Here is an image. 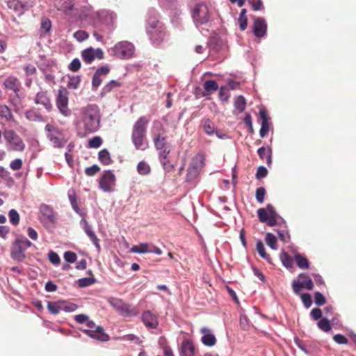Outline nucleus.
I'll list each match as a JSON object with an SVG mask.
<instances>
[{"mask_svg": "<svg viewBox=\"0 0 356 356\" xmlns=\"http://www.w3.org/2000/svg\"><path fill=\"white\" fill-rule=\"evenodd\" d=\"M280 221L284 222V219L282 218H281L280 216H277L270 217L268 218V220L267 221H266L265 222H266L268 225L273 227L276 225H278L280 223Z\"/></svg>", "mask_w": 356, "mask_h": 356, "instance_id": "60", "label": "nucleus"}, {"mask_svg": "<svg viewBox=\"0 0 356 356\" xmlns=\"http://www.w3.org/2000/svg\"><path fill=\"white\" fill-rule=\"evenodd\" d=\"M192 17L197 26L207 23L210 19L208 6L204 3H197L192 10Z\"/></svg>", "mask_w": 356, "mask_h": 356, "instance_id": "10", "label": "nucleus"}, {"mask_svg": "<svg viewBox=\"0 0 356 356\" xmlns=\"http://www.w3.org/2000/svg\"><path fill=\"white\" fill-rule=\"evenodd\" d=\"M81 78L79 76H69L67 87L70 89H76L80 83Z\"/></svg>", "mask_w": 356, "mask_h": 356, "instance_id": "46", "label": "nucleus"}, {"mask_svg": "<svg viewBox=\"0 0 356 356\" xmlns=\"http://www.w3.org/2000/svg\"><path fill=\"white\" fill-rule=\"evenodd\" d=\"M253 33L257 38H264L266 35L267 24L264 18L257 17L252 25Z\"/></svg>", "mask_w": 356, "mask_h": 356, "instance_id": "17", "label": "nucleus"}, {"mask_svg": "<svg viewBox=\"0 0 356 356\" xmlns=\"http://www.w3.org/2000/svg\"><path fill=\"white\" fill-rule=\"evenodd\" d=\"M266 244L273 250L277 249V238L272 233H267L265 237Z\"/></svg>", "mask_w": 356, "mask_h": 356, "instance_id": "36", "label": "nucleus"}, {"mask_svg": "<svg viewBox=\"0 0 356 356\" xmlns=\"http://www.w3.org/2000/svg\"><path fill=\"white\" fill-rule=\"evenodd\" d=\"M44 129L48 139L54 147L61 148L65 145V140L64 136L57 127L51 124H47Z\"/></svg>", "mask_w": 356, "mask_h": 356, "instance_id": "11", "label": "nucleus"}, {"mask_svg": "<svg viewBox=\"0 0 356 356\" xmlns=\"http://www.w3.org/2000/svg\"><path fill=\"white\" fill-rule=\"evenodd\" d=\"M64 259L66 262L73 264L76 261L77 259V256L76 253L72 251H67L64 253L63 255Z\"/></svg>", "mask_w": 356, "mask_h": 356, "instance_id": "54", "label": "nucleus"}, {"mask_svg": "<svg viewBox=\"0 0 356 356\" xmlns=\"http://www.w3.org/2000/svg\"><path fill=\"white\" fill-rule=\"evenodd\" d=\"M294 258L298 268L300 269H307L309 268V261L306 257L299 253H297L295 254Z\"/></svg>", "mask_w": 356, "mask_h": 356, "instance_id": "34", "label": "nucleus"}, {"mask_svg": "<svg viewBox=\"0 0 356 356\" xmlns=\"http://www.w3.org/2000/svg\"><path fill=\"white\" fill-rule=\"evenodd\" d=\"M41 28L48 33L51 28V22L47 18H42L41 22Z\"/></svg>", "mask_w": 356, "mask_h": 356, "instance_id": "63", "label": "nucleus"}, {"mask_svg": "<svg viewBox=\"0 0 356 356\" xmlns=\"http://www.w3.org/2000/svg\"><path fill=\"white\" fill-rule=\"evenodd\" d=\"M268 174V170L266 167L264 166H259L258 167L256 172V177L257 179H261L265 177H266Z\"/></svg>", "mask_w": 356, "mask_h": 356, "instance_id": "64", "label": "nucleus"}, {"mask_svg": "<svg viewBox=\"0 0 356 356\" xmlns=\"http://www.w3.org/2000/svg\"><path fill=\"white\" fill-rule=\"evenodd\" d=\"M98 160L104 165H108L113 163L111 154L107 149H103L99 151Z\"/></svg>", "mask_w": 356, "mask_h": 356, "instance_id": "28", "label": "nucleus"}, {"mask_svg": "<svg viewBox=\"0 0 356 356\" xmlns=\"http://www.w3.org/2000/svg\"><path fill=\"white\" fill-rule=\"evenodd\" d=\"M32 245L33 243L27 238L23 235H19L13 244L11 250L12 258L19 262L23 261L25 258V250Z\"/></svg>", "mask_w": 356, "mask_h": 356, "instance_id": "6", "label": "nucleus"}, {"mask_svg": "<svg viewBox=\"0 0 356 356\" xmlns=\"http://www.w3.org/2000/svg\"><path fill=\"white\" fill-rule=\"evenodd\" d=\"M9 8L22 15L29 7V0H10L8 1Z\"/></svg>", "mask_w": 356, "mask_h": 356, "instance_id": "20", "label": "nucleus"}, {"mask_svg": "<svg viewBox=\"0 0 356 356\" xmlns=\"http://www.w3.org/2000/svg\"><path fill=\"white\" fill-rule=\"evenodd\" d=\"M81 61L79 58H74L68 65V69L73 72L79 71L81 68Z\"/></svg>", "mask_w": 356, "mask_h": 356, "instance_id": "53", "label": "nucleus"}, {"mask_svg": "<svg viewBox=\"0 0 356 356\" xmlns=\"http://www.w3.org/2000/svg\"><path fill=\"white\" fill-rule=\"evenodd\" d=\"M6 146L8 151L23 152L25 144L22 138L13 130H6L3 132Z\"/></svg>", "mask_w": 356, "mask_h": 356, "instance_id": "7", "label": "nucleus"}, {"mask_svg": "<svg viewBox=\"0 0 356 356\" xmlns=\"http://www.w3.org/2000/svg\"><path fill=\"white\" fill-rule=\"evenodd\" d=\"M256 250L261 257L266 260L268 263L271 262L270 257L266 252V249L261 241L259 240L256 243Z\"/></svg>", "mask_w": 356, "mask_h": 356, "instance_id": "32", "label": "nucleus"}, {"mask_svg": "<svg viewBox=\"0 0 356 356\" xmlns=\"http://www.w3.org/2000/svg\"><path fill=\"white\" fill-rule=\"evenodd\" d=\"M102 144V139L99 136H94L88 142V147L90 148H98Z\"/></svg>", "mask_w": 356, "mask_h": 356, "instance_id": "50", "label": "nucleus"}, {"mask_svg": "<svg viewBox=\"0 0 356 356\" xmlns=\"http://www.w3.org/2000/svg\"><path fill=\"white\" fill-rule=\"evenodd\" d=\"M298 295L300 296L301 300L305 308L308 309L312 306V297L309 293H302L300 292V294Z\"/></svg>", "mask_w": 356, "mask_h": 356, "instance_id": "48", "label": "nucleus"}, {"mask_svg": "<svg viewBox=\"0 0 356 356\" xmlns=\"http://www.w3.org/2000/svg\"><path fill=\"white\" fill-rule=\"evenodd\" d=\"M116 178L114 173L110 170H105L99 181V188L105 193H111L114 191Z\"/></svg>", "mask_w": 356, "mask_h": 356, "instance_id": "13", "label": "nucleus"}, {"mask_svg": "<svg viewBox=\"0 0 356 356\" xmlns=\"http://www.w3.org/2000/svg\"><path fill=\"white\" fill-rule=\"evenodd\" d=\"M120 86L121 84L118 81L115 80H111L103 87L102 93H108L111 92L113 88L120 87Z\"/></svg>", "mask_w": 356, "mask_h": 356, "instance_id": "44", "label": "nucleus"}, {"mask_svg": "<svg viewBox=\"0 0 356 356\" xmlns=\"http://www.w3.org/2000/svg\"><path fill=\"white\" fill-rule=\"evenodd\" d=\"M95 282H96V280L93 276H92L90 277L81 278L77 280V283H78L79 286L81 288L90 286V285L93 284L94 283H95Z\"/></svg>", "mask_w": 356, "mask_h": 356, "instance_id": "41", "label": "nucleus"}, {"mask_svg": "<svg viewBox=\"0 0 356 356\" xmlns=\"http://www.w3.org/2000/svg\"><path fill=\"white\" fill-rule=\"evenodd\" d=\"M199 173H200V170H198L197 169H194L193 168L189 166V168L188 169V172L186 175V181H191L193 180L199 175Z\"/></svg>", "mask_w": 356, "mask_h": 356, "instance_id": "51", "label": "nucleus"}, {"mask_svg": "<svg viewBox=\"0 0 356 356\" xmlns=\"http://www.w3.org/2000/svg\"><path fill=\"white\" fill-rule=\"evenodd\" d=\"M204 160L205 159L203 154H197L193 158L190 166L200 171L204 165Z\"/></svg>", "mask_w": 356, "mask_h": 356, "instance_id": "30", "label": "nucleus"}, {"mask_svg": "<svg viewBox=\"0 0 356 356\" xmlns=\"http://www.w3.org/2000/svg\"><path fill=\"white\" fill-rule=\"evenodd\" d=\"M218 95L222 102H227L230 97L229 90L227 86H221L219 89Z\"/></svg>", "mask_w": 356, "mask_h": 356, "instance_id": "45", "label": "nucleus"}, {"mask_svg": "<svg viewBox=\"0 0 356 356\" xmlns=\"http://www.w3.org/2000/svg\"><path fill=\"white\" fill-rule=\"evenodd\" d=\"M318 327L325 332H328L331 330V325L330 321L327 318H322L317 322Z\"/></svg>", "mask_w": 356, "mask_h": 356, "instance_id": "39", "label": "nucleus"}, {"mask_svg": "<svg viewBox=\"0 0 356 356\" xmlns=\"http://www.w3.org/2000/svg\"><path fill=\"white\" fill-rule=\"evenodd\" d=\"M203 128L205 133L209 136L215 133V125L213 122L209 119L204 121Z\"/></svg>", "mask_w": 356, "mask_h": 356, "instance_id": "43", "label": "nucleus"}, {"mask_svg": "<svg viewBox=\"0 0 356 356\" xmlns=\"http://www.w3.org/2000/svg\"><path fill=\"white\" fill-rule=\"evenodd\" d=\"M159 343L163 350V356H175L171 348L165 343V339L160 338Z\"/></svg>", "mask_w": 356, "mask_h": 356, "instance_id": "40", "label": "nucleus"}, {"mask_svg": "<svg viewBox=\"0 0 356 356\" xmlns=\"http://www.w3.org/2000/svg\"><path fill=\"white\" fill-rule=\"evenodd\" d=\"M314 302L318 306H322L325 304L326 300L324 296L321 293L317 291L314 293Z\"/></svg>", "mask_w": 356, "mask_h": 356, "instance_id": "55", "label": "nucleus"}, {"mask_svg": "<svg viewBox=\"0 0 356 356\" xmlns=\"http://www.w3.org/2000/svg\"><path fill=\"white\" fill-rule=\"evenodd\" d=\"M10 222L13 225H17L19 222V215L15 209H11L8 212Z\"/></svg>", "mask_w": 356, "mask_h": 356, "instance_id": "47", "label": "nucleus"}, {"mask_svg": "<svg viewBox=\"0 0 356 356\" xmlns=\"http://www.w3.org/2000/svg\"><path fill=\"white\" fill-rule=\"evenodd\" d=\"M22 161L21 159H15L10 163V168L13 170H18L22 167Z\"/></svg>", "mask_w": 356, "mask_h": 356, "instance_id": "62", "label": "nucleus"}, {"mask_svg": "<svg viewBox=\"0 0 356 356\" xmlns=\"http://www.w3.org/2000/svg\"><path fill=\"white\" fill-rule=\"evenodd\" d=\"M81 56L85 63L90 64L95 58H103L104 52L100 48L93 49L92 47H89L82 51Z\"/></svg>", "mask_w": 356, "mask_h": 356, "instance_id": "15", "label": "nucleus"}, {"mask_svg": "<svg viewBox=\"0 0 356 356\" xmlns=\"http://www.w3.org/2000/svg\"><path fill=\"white\" fill-rule=\"evenodd\" d=\"M63 305H62V309L63 311L65 312H73L76 310L78 308V306L76 304L68 302L66 301H62Z\"/></svg>", "mask_w": 356, "mask_h": 356, "instance_id": "52", "label": "nucleus"}, {"mask_svg": "<svg viewBox=\"0 0 356 356\" xmlns=\"http://www.w3.org/2000/svg\"><path fill=\"white\" fill-rule=\"evenodd\" d=\"M112 54L120 59H129L135 52L134 44L127 41L118 42L111 49Z\"/></svg>", "mask_w": 356, "mask_h": 356, "instance_id": "9", "label": "nucleus"}, {"mask_svg": "<svg viewBox=\"0 0 356 356\" xmlns=\"http://www.w3.org/2000/svg\"><path fill=\"white\" fill-rule=\"evenodd\" d=\"M67 197L73 211L81 218L80 225L86 235L90 238L98 250H100L99 239L92 230L91 225L86 220L87 212L84 209H81L78 204V197L74 188H70L67 192Z\"/></svg>", "mask_w": 356, "mask_h": 356, "instance_id": "3", "label": "nucleus"}, {"mask_svg": "<svg viewBox=\"0 0 356 356\" xmlns=\"http://www.w3.org/2000/svg\"><path fill=\"white\" fill-rule=\"evenodd\" d=\"M149 121V118L140 116L133 125L131 140L137 150H145L148 147L146 134Z\"/></svg>", "mask_w": 356, "mask_h": 356, "instance_id": "4", "label": "nucleus"}, {"mask_svg": "<svg viewBox=\"0 0 356 356\" xmlns=\"http://www.w3.org/2000/svg\"><path fill=\"white\" fill-rule=\"evenodd\" d=\"M62 301H57V302H51L49 301L47 303V309L48 310L53 314H57L60 312L63 311L62 309V305H63Z\"/></svg>", "mask_w": 356, "mask_h": 356, "instance_id": "33", "label": "nucleus"}, {"mask_svg": "<svg viewBox=\"0 0 356 356\" xmlns=\"http://www.w3.org/2000/svg\"><path fill=\"white\" fill-rule=\"evenodd\" d=\"M181 352L183 356H194L195 348L193 342L188 339L184 340L181 346Z\"/></svg>", "mask_w": 356, "mask_h": 356, "instance_id": "25", "label": "nucleus"}, {"mask_svg": "<svg viewBox=\"0 0 356 356\" xmlns=\"http://www.w3.org/2000/svg\"><path fill=\"white\" fill-rule=\"evenodd\" d=\"M74 38L79 42H83L88 38V34L85 31L79 30L74 33Z\"/></svg>", "mask_w": 356, "mask_h": 356, "instance_id": "56", "label": "nucleus"}, {"mask_svg": "<svg viewBox=\"0 0 356 356\" xmlns=\"http://www.w3.org/2000/svg\"><path fill=\"white\" fill-rule=\"evenodd\" d=\"M68 92L67 90L61 88L58 90V95L56 100V104L62 115L68 117L71 114V111L68 108Z\"/></svg>", "mask_w": 356, "mask_h": 356, "instance_id": "14", "label": "nucleus"}, {"mask_svg": "<svg viewBox=\"0 0 356 356\" xmlns=\"http://www.w3.org/2000/svg\"><path fill=\"white\" fill-rule=\"evenodd\" d=\"M133 252L138 254H143L149 252V246L147 243H141L139 245L133 246L131 248Z\"/></svg>", "mask_w": 356, "mask_h": 356, "instance_id": "42", "label": "nucleus"}, {"mask_svg": "<svg viewBox=\"0 0 356 356\" xmlns=\"http://www.w3.org/2000/svg\"><path fill=\"white\" fill-rule=\"evenodd\" d=\"M140 311L137 306H134L129 303L127 304L125 311L124 312V318H133L139 315Z\"/></svg>", "mask_w": 356, "mask_h": 356, "instance_id": "31", "label": "nucleus"}, {"mask_svg": "<svg viewBox=\"0 0 356 356\" xmlns=\"http://www.w3.org/2000/svg\"><path fill=\"white\" fill-rule=\"evenodd\" d=\"M100 119V112L97 105L90 104L83 108L81 116L76 122L78 136L84 137L96 132L99 127Z\"/></svg>", "mask_w": 356, "mask_h": 356, "instance_id": "2", "label": "nucleus"}, {"mask_svg": "<svg viewBox=\"0 0 356 356\" xmlns=\"http://www.w3.org/2000/svg\"><path fill=\"white\" fill-rule=\"evenodd\" d=\"M202 337L201 341L202 343L207 346H213L216 343V339L211 330L207 327L201 329Z\"/></svg>", "mask_w": 356, "mask_h": 356, "instance_id": "22", "label": "nucleus"}, {"mask_svg": "<svg viewBox=\"0 0 356 356\" xmlns=\"http://www.w3.org/2000/svg\"><path fill=\"white\" fill-rule=\"evenodd\" d=\"M292 289L295 294H300L302 289L312 290L314 287L312 280L304 273L298 275V277L292 282Z\"/></svg>", "mask_w": 356, "mask_h": 356, "instance_id": "12", "label": "nucleus"}, {"mask_svg": "<svg viewBox=\"0 0 356 356\" xmlns=\"http://www.w3.org/2000/svg\"><path fill=\"white\" fill-rule=\"evenodd\" d=\"M96 15L99 21L106 26L113 24L116 17V15L113 12L106 10H102L97 12Z\"/></svg>", "mask_w": 356, "mask_h": 356, "instance_id": "19", "label": "nucleus"}, {"mask_svg": "<svg viewBox=\"0 0 356 356\" xmlns=\"http://www.w3.org/2000/svg\"><path fill=\"white\" fill-rule=\"evenodd\" d=\"M266 195V190L264 187H259L256 191V200L259 203H263Z\"/></svg>", "mask_w": 356, "mask_h": 356, "instance_id": "58", "label": "nucleus"}, {"mask_svg": "<svg viewBox=\"0 0 356 356\" xmlns=\"http://www.w3.org/2000/svg\"><path fill=\"white\" fill-rule=\"evenodd\" d=\"M107 301L120 316H123L128 302L124 301L121 298L115 297H109L107 299Z\"/></svg>", "mask_w": 356, "mask_h": 356, "instance_id": "21", "label": "nucleus"}, {"mask_svg": "<svg viewBox=\"0 0 356 356\" xmlns=\"http://www.w3.org/2000/svg\"><path fill=\"white\" fill-rule=\"evenodd\" d=\"M48 258L50 262L54 265H58L60 263V259L58 254L54 251L49 252L48 254Z\"/></svg>", "mask_w": 356, "mask_h": 356, "instance_id": "59", "label": "nucleus"}, {"mask_svg": "<svg viewBox=\"0 0 356 356\" xmlns=\"http://www.w3.org/2000/svg\"><path fill=\"white\" fill-rule=\"evenodd\" d=\"M100 170V168L97 165L94 164L90 167H88L85 169V173L88 176H94Z\"/></svg>", "mask_w": 356, "mask_h": 356, "instance_id": "61", "label": "nucleus"}, {"mask_svg": "<svg viewBox=\"0 0 356 356\" xmlns=\"http://www.w3.org/2000/svg\"><path fill=\"white\" fill-rule=\"evenodd\" d=\"M37 104L42 105L47 111H50L52 108L50 99L46 91H40L37 93L35 99Z\"/></svg>", "mask_w": 356, "mask_h": 356, "instance_id": "23", "label": "nucleus"}, {"mask_svg": "<svg viewBox=\"0 0 356 356\" xmlns=\"http://www.w3.org/2000/svg\"><path fill=\"white\" fill-rule=\"evenodd\" d=\"M203 88L202 96L208 97L211 92L216 91L218 89V85L214 80H207L204 83Z\"/></svg>", "mask_w": 356, "mask_h": 356, "instance_id": "26", "label": "nucleus"}, {"mask_svg": "<svg viewBox=\"0 0 356 356\" xmlns=\"http://www.w3.org/2000/svg\"><path fill=\"white\" fill-rule=\"evenodd\" d=\"M38 219L47 228L54 227L57 222L56 212L50 205L46 204H40Z\"/></svg>", "mask_w": 356, "mask_h": 356, "instance_id": "8", "label": "nucleus"}, {"mask_svg": "<svg viewBox=\"0 0 356 356\" xmlns=\"http://www.w3.org/2000/svg\"><path fill=\"white\" fill-rule=\"evenodd\" d=\"M3 85L6 88L13 90L16 95H17L21 86L19 80L15 76H13L6 78L3 82Z\"/></svg>", "mask_w": 356, "mask_h": 356, "instance_id": "24", "label": "nucleus"}, {"mask_svg": "<svg viewBox=\"0 0 356 356\" xmlns=\"http://www.w3.org/2000/svg\"><path fill=\"white\" fill-rule=\"evenodd\" d=\"M79 17L81 20H86L90 17H93L92 15V6H88L84 7Z\"/></svg>", "mask_w": 356, "mask_h": 356, "instance_id": "49", "label": "nucleus"}, {"mask_svg": "<svg viewBox=\"0 0 356 356\" xmlns=\"http://www.w3.org/2000/svg\"><path fill=\"white\" fill-rule=\"evenodd\" d=\"M25 117L27 120L34 122H45V118L37 111L31 109L25 113Z\"/></svg>", "mask_w": 356, "mask_h": 356, "instance_id": "29", "label": "nucleus"}, {"mask_svg": "<svg viewBox=\"0 0 356 356\" xmlns=\"http://www.w3.org/2000/svg\"><path fill=\"white\" fill-rule=\"evenodd\" d=\"M246 106V101L245 97L243 95H239L235 100L234 107L239 112H243L245 111Z\"/></svg>", "mask_w": 356, "mask_h": 356, "instance_id": "37", "label": "nucleus"}, {"mask_svg": "<svg viewBox=\"0 0 356 356\" xmlns=\"http://www.w3.org/2000/svg\"><path fill=\"white\" fill-rule=\"evenodd\" d=\"M167 131L159 120H154L152 128V137L156 149L158 151L159 161L163 168L170 172L173 169L168 159L171 146L168 142Z\"/></svg>", "mask_w": 356, "mask_h": 356, "instance_id": "1", "label": "nucleus"}, {"mask_svg": "<svg viewBox=\"0 0 356 356\" xmlns=\"http://www.w3.org/2000/svg\"><path fill=\"white\" fill-rule=\"evenodd\" d=\"M257 215L261 222H265L268 220L270 216L268 214L266 209L261 208L257 210Z\"/></svg>", "mask_w": 356, "mask_h": 356, "instance_id": "57", "label": "nucleus"}, {"mask_svg": "<svg viewBox=\"0 0 356 356\" xmlns=\"http://www.w3.org/2000/svg\"><path fill=\"white\" fill-rule=\"evenodd\" d=\"M81 331L90 338L100 341H107L109 339L108 335L100 325L97 326L95 330H81Z\"/></svg>", "mask_w": 356, "mask_h": 356, "instance_id": "18", "label": "nucleus"}, {"mask_svg": "<svg viewBox=\"0 0 356 356\" xmlns=\"http://www.w3.org/2000/svg\"><path fill=\"white\" fill-rule=\"evenodd\" d=\"M141 321L148 330L156 329L159 325V319L156 314L150 310H145L141 315Z\"/></svg>", "mask_w": 356, "mask_h": 356, "instance_id": "16", "label": "nucleus"}, {"mask_svg": "<svg viewBox=\"0 0 356 356\" xmlns=\"http://www.w3.org/2000/svg\"><path fill=\"white\" fill-rule=\"evenodd\" d=\"M280 259L282 261V264L287 268H291L293 264V259L291 256L285 252H282L280 254Z\"/></svg>", "mask_w": 356, "mask_h": 356, "instance_id": "38", "label": "nucleus"}, {"mask_svg": "<svg viewBox=\"0 0 356 356\" xmlns=\"http://www.w3.org/2000/svg\"><path fill=\"white\" fill-rule=\"evenodd\" d=\"M146 32L156 46L160 45L168 38L165 26L156 17H150L147 19Z\"/></svg>", "mask_w": 356, "mask_h": 356, "instance_id": "5", "label": "nucleus"}, {"mask_svg": "<svg viewBox=\"0 0 356 356\" xmlns=\"http://www.w3.org/2000/svg\"><path fill=\"white\" fill-rule=\"evenodd\" d=\"M149 165L144 161H140L137 165V172L140 175H147L150 173Z\"/></svg>", "mask_w": 356, "mask_h": 356, "instance_id": "35", "label": "nucleus"}, {"mask_svg": "<svg viewBox=\"0 0 356 356\" xmlns=\"http://www.w3.org/2000/svg\"><path fill=\"white\" fill-rule=\"evenodd\" d=\"M258 155L261 159L266 158V163L268 165L272 163V149L270 147H261L257 150Z\"/></svg>", "mask_w": 356, "mask_h": 356, "instance_id": "27", "label": "nucleus"}]
</instances>
